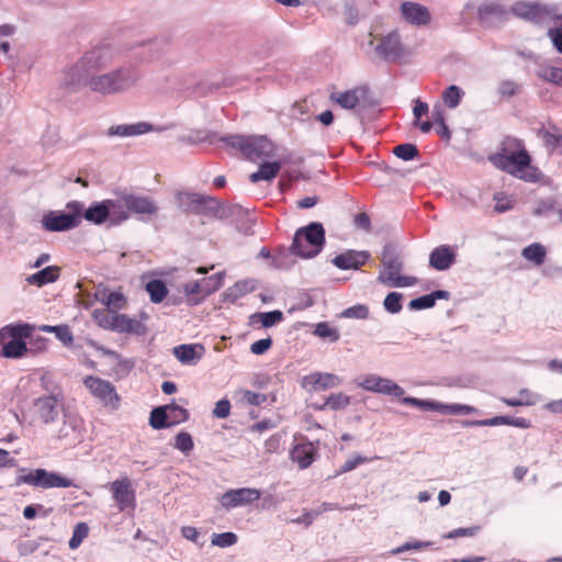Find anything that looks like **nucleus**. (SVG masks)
<instances>
[{"mask_svg": "<svg viewBox=\"0 0 562 562\" xmlns=\"http://www.w3.org/2000/svg\"><path fill=\"white\" fill-rule=\"evenodd\" d=\"M114 56L115 50L110 44L94 46L64 70L61 86L74 91L87 87L91 93L101 97L130 91L139 81L140 70L136 65L125 64L104 71L113 63Z\"/></svg>", "mask_w": 562, "mask_h": 562, "instance_id": "obj_1", "label": "nucleus"}, {"mask_svg": "<svg viewBox=\"0 0 562 562\" xmlns=\"http://www.w3.org/2000/svg\"><path fill=\"white\" fill-rule=\"evenodd\" d=\"M491 162L498 169L524 180L536 183L543 175L539 168L531 165V157L521 139L506 136L501 143V153L490 157Z\"/></svg>", "mask_w": 562, "mask_h": 562, "instance_id": "obj_2", "label": "nucleus"}, {"mask_svg": "<svg viewBox=\"0 0 562 562\" xmlns=\"http://www.w3.org/2000/svg\"><path fill=\"white\" fill-rule=\"evenodd\" d=\"M382 269L379 272L378 281L391 288H406L417 283L415 277L401 276L403 262L396 254L395 246L387 244L382 250Z\"/></svg>", "mask_w": 562, "mask_h": 562, "instance_id": "obj_3", "label": "nucleus"}, {"mask_svg": "<svg viewBox=\"0 0 562 562\" xmlns=\"http://www.w3.org/2000/svg\"><path fill=\"white\" fill-rule=\"evenodd\" d=\"M325 244V229L318 222L299 228L293 237L291 252L302 258L317 256Z\"/></svg>", "mask_w": 562, "mask_h": 562, "instance_id": "obj_4", "label": "nucleus"}, {"mask_svg": "<svg viewBox=\"0 0 562 562\" xmlns=\"http://www.w3.org/2000/svg\"><path fill=\"white\" fill-rule=\"evenodd\" d=\"M223 142L238 149L250 161L269 158L274 153L272 143L266 136L229 135Z\"/></svg>", "mask_w": 562, "mask_h": 562, "instance_id": "obj_5", "label": "nucleus"}, {"mask_svg": "<svg viewBox=\"0 0 562 562\" xmlns=\"http://www.w3.org/2000/svg\"><path fill=\"white\" fill-rule=\"evenodd\" d=\"M369 47L373 54L386 61H395L406 55L400 31L392 30L384 35L369 34Z\"/></svg>", "mask_w": 562, "mask_h": 562, "instance_id": "obj_6", "label": "nucleus"}, {"mask_svg": "<svg viewBox=\"0 0 562 562\" xmlns=\"http://www.w3.org/2000/svg\"><path fill=\"white\" fill-rule=\"evenodd\" d=\"M66 207L67 213L50 211L44 214L42 225L47 232H65L79 226L83 203L71 201L67 203Z\"/></svg>", "mask_w": 562, "mask_h": 562, "instance_id": "obj_7", "label": "nucleus"}, {"mask_svg": "<svg viewBox=\"0 0 562 562\" xmlns=\"http://www.w3.org/2000/svg\"><path fill=\"white\" fill-rule=\"evenodd\" d=\"M18 484L24 483L35 487H79L71 479L60 475L57 472H49L45 469H36L21 475L16 480Z\"/></svg>", "mask_w": 562, "mask_h": 562, "instance_id": "obj_8", "label": "nucleus"}, {"mask_svg": "<svg viewBox=\"0 0 562 562\" xmlns=\"http://www.w3.org/2000/svg\"><path fill=\"white\" fill-rule=\"evenodd\" d=\"M83 384L103 405L117 408L120 397L116 393L115 386L111 382L98 376L89 375L83 380Z\"/></svg>", "mask_w": 562, "mask_h": 562, "instance_id": "obj_9", "label": "nucleus"}, {"mask_svg": "<svg viewBox=\"0 0 562 562\" xmlns=\"http://www.w3.org/2000/svg\"><path fill=\"white\" fill-rule=\"evenodd\" d=\"M109 488L120 512L135 509L136 494L132 481L127 476L113 481Z\"/></svg>", "mask_w": 562, "mask_h": 562, "instance_id": "obj_10", "label": "nucleus"}, {"mask_svg": "<svg viewBox=\"0 0 562 562\" xmlns=\"http://www.w3.org/2000/svg\"><path fill=\"white\" fill-rule=\"evenodd\" d=\"M359 387L383 395L402 396L405 391L393 380L380 376L378 374H367L357 381Z\"/></svg>", "mask_w": 562, "mask_h": 562, "instance_id": "obj_11", "label": "nucleus"}, {"mask_svg": "<svg viewBox=\"0 0 562 562\" xmlns=\"http://www.w3.org/2000/svg\"><path fill=\"white\" fill-rule=\"evenodd\" d=\"M82 419L77 415L65 413L63 424L56 436L59 440H64L67 446H76L82 440Z\"/></svg>", "mask_w": 562, "mask_h": 562, "instance_id": "obj_12", "label": "nucleus"}, {"mask_svg": "<svg viewBox=\"0 0 562 562\" xmlns=\"http://www.w3.org/2000/svg\"><path fill=\"white\" fill-rule=\"evenodd\" d=\"M400 12L405 22L411 25L426 26L431 22V13L429 9L418 2H402Z\"/></svg>", "mask_w": 562, "mask_h": 562, "instance_id": "obj_13", "label": "nucleus"}, {"mask_svg": "<svg viewBox=\"0 0 562 562\" xmlns=\"http://www.w3.org/2000/svg\"><path fill=\"white\" fill-rule=\"evenodd\" d=\"M60 404L61 397L58 394L43 395L34 402L35 414L43 423H53L59 414Z\"/></svg>", "mask_w": 562, "mask_h": 562, "instance_id": "obj_14", "label": "nucleus"}, {"mask_svg": "<svg viewBox=\"0 0 562 562\" xmlns=\"http://www.w3.org/2000/svg\"><path fill=\"white\" fill-rule=\"evenodd\" d=\"M260 491L257 488L241 487L229 490L221 497V504L225 508H235L243 505L251 504L260 498Z\"/></svg>", "mask_w": 562, "mask_h": 562, "instance_id": "obj_15", "label": "nucleus"}, {"mask_svg": "<svg viewBox=\"0 0 562 562\" xmlns=\"http://www.w3.org/2000/svg\"><path fill=\"white\" fill-rule=\"evenodd\" d=\"M125 204L127 206L128 216L134 214L139 220L156 215L158 212V206L155 201L148 196L126 194Z\"/></svg>", "mask_w": 562, "mask_h": 562, "instance_id": "obj_16", "label": "nucleus"}, {"mask_svg": "<svg viewBox=\"0 0 562 562\" xmlns=\"http://www.w3.org/2000/svg\"><path fill=\"white\" fill-rule=\"evenodd\" d=\"M370 258L367 250H347L333 259V263L341 270H357L363 266Z\"/></svg>", "mask_w": 562, "mask_h": 562, "instance_id": "obj_17", "label": "nucleus"}, {"mask_svg": "<svg viewBox=\"0 0 562 562\" xmlns=\"http://www.w3.org/2000/svg\"><path fill=\"white\" fill-rule=\"evenodd\" d=\"M456 261V252L448 245H441L436 247L429 256V265L438 270H448Z\"/></svg>", "mask_w": 562, "mask_h": 562, "instance_id": "obj_18", "label": "nucleus"}, {"mask_svg": "<svg viewBox=\"0 0 562 562\" xmlns=\"http://www.w3.org/2000/svg\"><path fill=\"white\" fill-rule=\"evenodd\" d=\"M341 384V378L334 373L314 372L303 379V386L312 385L314 390H328Z\"/></svg>", "mask_w": 562, "mask_h": 562, "instance_id": "obj_19", "label": "nucleus"}, {"mask_svg": "<svg viewBox=\"0 0 562 562\" xmlns=\"http://www.w3.org/2000/svg\"><path fill=\"white\" fill-rule=\"evenodd\" d=\"M155 131V127L147 122H137L133 124H120L113 125L108 130L109 136H120V137H132L143 135L149 132Z\"/></svg>", "mask_w": 562, "mask_h": 562, "instance_id": "obj_20", "label": "nucleus"}, {"mask_svg": "<svg viewBox=\"0 0 562 562\" xmlns=\"http://www.w3.org/2000/svg\"><path fill=\"white\" fill-rule=\"evenodd\" d=\"M205 349L201 344L180 345L173 348V355L182 364H195L204 353Z\"/></svg>", "mask_w": 562, "mask_h": 562, "instance_id": "obj_21", "label": "nucleus"}, {"mask_svg": "<svg viewBox=\"0 0 562 562\" xmlns=\"http://www.w3.org/2000/svg\"><path fill=\"white\" fill-rule=\"evenodd\" d=\"M105 205L109 210V221L113 225H119L128 218L126 202V194L120 195L116 199H106Z\"/></svg>", "mask_w": 562, "mask_h": 562, "instance_id": "obj_22", "label": "nucleus"}, {"mask_svg": "<svg viewBox=\"0 0 562 562\" xmlns=\"http://www.w3.org/2000/svg\"><path fill=\"white\" fill-rule=\"evenodd\" d=\"M214 199L207 195H202L198 193H183L180 194V202L183 206H186L189 211H192L198 214H206L209 215V201H213Z\"/></svg>", "mask_w": 562, "mask_h": 562, "instance_id": "obj_23", "label": "nucleus"}, {"mask_svg": "<svg viewBox=\"0 0 562 562\" xmlns=\"http://www.w3.org/2000/svg\"><path fill=\"white\" fill-rule=\"evenodd\" d=\"M507 14L505 7L496 0L482 2L477 8L479 19L483 22L492 19H502Z\"/></svg>", "mask_w": 562, "mask_h": 562, "instance_id": "obj_24", "label": "nucleus"}, {"mask_svg": "<svg viewBox=\"0 0 562 562\" xmlns=\"http://www.w3.org/2000/svg\"><path fill=\"white\" fill-rule=\"evenodd\" d=\"M112 324H114L113 331L116 333L140 334L144 329L139 321L131 318L125 314H119L116 311H114V322Z\"/></svg>", "mask_w": 562, "mask_h": 562, "instance_id": "obj_25", "label": "nucleus"}, {"mask_svg": "<svg viewBox=\"0 0 562 562\" xmlns=\"http://www.w3.org/2000/svg\"><path fill=\"white\" fill-rule=\"evenodd\" d=\"M512 12L519 18L536 21L543 14L544 8L538 3L519 1L512 7Z\"/></svg>", "mask_w": 562, "mask_h": 562, "instance_id": "obj_26", "label": "nucleus"}, {"mask_svg": "<svg viewBox=\"0 0 562 562\" xmlns=\"http://www.w3.org/2000/svg\"><path fill=\"white\" fill-rule=\"evenodd\" d=\"M363 97L361 89H351L331 94V100L339 104L342 109L353 110Z\"/></svg>", "mask_w": 562, "mask_h": 562, "instance_id": "obj_27", "label": "nucleus"}, {"mask_svg": "<svg viewBox=\"0 0 562 562\" xmlns=\"http://www.w3.org/2000/svg\"><path fill=\"white\" fill-rule=\"evenodd\" d=\"M82 217L95 225L103 224L109 220V210L106 209L105 201L93 203L87 210L83 209L81 218Z\"/></svg>", "mask_w": 562, "mask_h": 562, "instance_id": "obj_28", "label": "nucleus"}, {"mask_svg": "<svg viewBox=\"0 0 562 562\" xmlns=\"http://www.w3.org/2000/svg\"><path fill=\"white\" fill-rule=\"evenodd\" d=\"M449 292L443 290L434 291L430 294H426L412 300L408 304L411 310H425L430 308L435 305L437 300H448Z\"/></svg>", "mask_w": 562, "mask_h": 562, "instance_id": "obj_29", "label": "nucleus"}, {"mask_svg": "<svg viewBox=\"0 0 562 562\" xmlns=\"http://www.w3.org/2000/svg\"><path fill=\"white\" fill-rule=\"evenodd\" d=\"M59 270L60 269L57 266L46 267L36 273L29 276L26 278V282L37 286L55 282L59 278Z\"/></svg>", "mask_w": 562, "mask_h": 562, "instance_id": "obj_30", "label": "nucleus"}, {"mask_svg": "<svg viewBox=\"0 0 562 562\" xmlns=\"http://www.w3.org/2000/svg\"><path fill=\"white\" fill-rule=\"evenodd\" d=\"M255 288L256 286L252 280H241L227 288L223 295L225 301L234 303L247 293L252 292Z\"/></svg>", "mask_w": 562, "mask_h": 562, "instance_id": "obj_31", "label": "nucleus"}, {"mask_svg": "<svg viewBox=\"0 0 562 562\" xmlns=\"http://www.w3.org/2000/svg\"><path fill=\"white\" fill-rule=\"evenodd\" d=\"M291 457L300 469L308 468L314 461V449L312 445H296L291 451Z\"/></svg>", "mask_w": 562, "mask_h": 562, "instance_id": "obj_32", "label": "nucleus"}, {"mask_svg": "<svg viewBox=\"0 0 562 562\" xmlns=\"http://www.w3.org/2000/svg\"><path fill=\"white\" fill-rule=\"evenodd\" d=\"M280 169L281 164L279 161L263 162L260 165L258 171L249 176V179L254 183L259 182L261 180L270 181L273 178H276Z\"/></svg>", "mask_w": 562, "mask_h": 562, "instance_id": "obj_33", "label": "nucleus"}, {"mask_svg": "<svg viewBox=\"0 0 562 562\" xmlns=\"http://www.w3.org/2000/svg\"><path fill=\"white\" fill-rule=\"evenodd\" d=\"M27 352L26 344L23 340L12 338L0 348V357L18 359Z\"/></svg>", "mask_w": 562, "mask_h": 562, "instance_id": "obj_34", "label": "nucleus"}, {"mask_svg": "<svg viewBox=\"0 0 562 562\" xmlns=\"http://www.w3.org/2000/svg\"><path fill=\"white\" fill-rule=\"evenodd\" d=\"M522 257L528 261H531L536 266L543 263L546 258V248L541 244L535 243L522 249Z\"/></svg>", "mask_w": 562, "mask_h": 562, "instance_id": "obj_35", "label": "nucleus"}, {"mask_svg": "<svg viewBox=\"0 0 562 562\" xmlns=\"http://www.w3.org/2000/svg\"><path fill=\"white\" fill-rule=\"evenodd\" d=\"M98 300L111 311L121 310L125 305L124 295L120 292H102L98 294Z\"/></svg>", "mask_w": 562, "mask_h": 562, "instance_id": "obj_36", "label": "nucleus"}, {"mask_svg": "<svg viewBox=\"0 0 562 562\" xmlns=\"http://www.w3.org/2000/svg\"><path fill=\"white\" fill-rule=\"evenodd\" d=\"M464 94V91L460 87L451 85L442 92V101L449 109H456Z\"/></svg>", "mask_w": 562, "mask_h": 562, "instance_id": "obj_37", "label": "nucleus"}, {"mask_svg": "<svg viewBox=\"0 0 562 562\" xmlns=\"http://www.w3.org/2000/svg\"><path fill=\"white\" fill-rule=\"evenodd\" d=\"M168 411H167V405L165 406H158L156 408H154L151 412H150V416H149V425L154 428V429H165V428H169V420H168V415H167Z\"/></svg>", "mask_w": 562, "mask_h": 562, "instance_id": "obj_38", "label": "nucleus"}, {"mask_svg": "<svg viewBox=\"0 0 562 562\" xmlns=\"http://www.w3.org/2000/svg\"><path fill=\"white\" fill-rule=\"evenodd\" d=\"M146 291L149 294L150 301L160 303L167 295V286L161 280H151L146 284Z\"/></svg>", "mask_w": 562, "mask_h": 562, "instance_id": "obj_39", "label": "nucleus"}, {"mask_svg": "<svg viewBox=\"0 0 562 562\" xmlns=\"http://www.w3.org/2000/svg\"><path fill=\"white\" fill-rule=\"evenodd\" d=\"M537 74L541 79L562 87V68L554 66H542L539 68Z\"/></svg>", "mask_w": 562, "mask_h": 562, "instance_id": "obj_40", "label": "nucleus"}, {"mask_svg": "<svg viewBox=\"0 0 562 562\" xmlns=\"http://www.w3.org/2000/svg\"><path fill=\"white\" fill-rule=\"evenodd\" d=\"M236 395L240 402L252 406H259L267 401L266 394L252 392L249 390H239L236 392Z\"/></svg>", "mask_w": 562, "mask_h": 562, "instance_id": "obj_41", "label": "nucleus"}, {"mask_svg": "<svg viewBox=\"0 0 562 562\" xmlns=\"http://www.w3.org/2000/svg\"><path fill=\"white\" fill-rule=\"evenodd\" d=\"M167 411H168L167 415H168V420H169L170 427L178 425L182 422H186L189 418L188 411L179 405H176V404L167 405Z\"/></svg>", "mask_w": 562, "mask_h": 562, "instance_id": "obj_42", "label": "nucleus"}, {"mask_svg": "<svg viewBox=\"0 0 562 562\" xmlns=\"http://www.w3.org/2000/svg\"><path fill=\"white\" fill-rule=\"evenodd\" d=\"M476 409L473 406L465 404H442L440 403L439 413L447 415H469Z\"/></svg>", "mask_w": 562, "mask_h": 562, "instance_id": "obj_43", "label": "nucleus"}, {"mask_svg": "<svg viewBox=\"0 0 562 562\" xmlns=\"http://www.w3.org/2000/svg\"><path fill=\"white\" fill-rule=\"evenodd\" d=\"M350 404V396L344 394V393H335L330 394L325 404L321 407L322 409L324 407H329L330 409L338 411L344 409Z\"/></svg>", "mask_w": 562, "mask_h": 562, "instance_id": "obj_44", "label": "nucleus"}, {"mask_svg": "<svg viewBox=\"0 0 562 562\" xmlns=\"http://www.w3.org/2000/svg\"><path fill=\"white\" fill-rule=\"evenodd\" d=\"M89 527L86 522H78L74 529L72 536L68 542V546L71 550H75L80 547L83 539L88 537Z\"/></svg>", "mask_w": 562, "mask_h": 562, "instance_id": "obj_45", "label": "nucleus"}, {"mask_svg": "<svg viewBox=\"0 0 562 562\" xmlns=\"http://www.w3.org/2000/svg\"><path fill=\"white\" fill-rule=\"evenodd\" d=\"M258 318L261 325L266 328L276 325L281 322L283 318V314L281 311H271L265 313H257L251 316V319Z\"/></svg>", "mask_w": 562, "mask_h": 562, "instance_id": "obj_46", "label": "nucleus"}, {"mask_svg": "<svg viewBox=\"0 0 562 562\" xmlns=\"http://www.w3.org/2000/svg\"><path fill=\"white\" fill-rule=\"evenodd\" d=\"M402 402L407 405L416 406L423 411L439 412L440 403L429 400H420L416 397H403Z\"/></svg>", "mask_w": 562, "mask_h": 562, "instance_id": "obj_47", "label": "nucleus"}, {"mask_svg": "<svg viewBox=\"0 0 562 562\" xmlns=\"http://www.w3.org/2000/svg\"><path fill=\"white\" fill-rule=\"evenodd\" d=\"M238 538L234 532H222V533H213L211 543L212 546L220 548H228L234 546L237 542Z\"/></svg>", "mask_w": 562, "mask_h": 562, "instance_id": "obj_48", "label": "nucleus"}, {"mask_svg": "<svg viewBox=\"0 0 562 562\" xmlns=\"http://www.w3.org/2000/svg\"><path fill=\"white\" fill-rule=\"evenodd\" d=\"M548 37L553 47L562 54V18H559L554 25L548 30Z\"/></svg>", "mask_w": 562, "mask_h": 562, "instance_id": "obj_49", "label": "nucleus"}, {"mask_svg": "<svg viewBox=\"0 0 562 562\" xmlns=\"http://www.w3.org/2000/svg\"><path fill=\"white\" fill-rule=\"evenodd\" d=\"M209 215H212L220 220H224L233 214V207L223 205L215 199L213 201H209Z\"/></svg>", "mask_w": 562, "mask_h": 562, "instance_id": "obj_50", "label": "nucleus"}, {"mask_svg": "<svg viewBox=\"0 0 562 562\" xmlns=\"http://www.w3.org/2000/svg\"><path fill=\"white\" fill-rule=\"evenodd\" d=\"M225 278V272H217L214 276H211L206 279H203V285H204V295H210L217 291L222 285Z\"/></svg>", "mask_w": 562, "mask_h": 562, "instance_id": "obj_51", "label": "nucleus"}, {"mask_svg": "<svg viewBox=\"0 0 562 562\" xmlns=\"http://www.w3.org/2000/svg\"><path fill=\"white\" fill-rule=\"evenodd\" d=\"M402 297L403 295L398 292L389 293L383 302L385 311L391 314H397L402 310Z\"/></svg>", "mask_w": 562, "mask_h": 562, "instance_id": "obj_52", "label": "nucleus"}, {"mask_svg": "<svg viewBox=\"0 0 562 562\" xmlns=\"http://www.w3.org/2000/svg\"><path fill=\"white\" fill-rule=\"evenodd\" d=\"M393 154L405 160V161H408V160H412L414 159L415 157L418 156V149L415 145L413 144H401V145H397L394 147L393 149Z\"/></svg>", "mask_w": 562, "mask_h": 562, "instance_id": "obj_53", "label": "nucleus"}, {"mask_svg": "<svg viewBox=\"0 0 562 562\" xmlns=\"http://www.w3.org/2000/svg\"><path fill=\"white\" fill-rule=\"evenodd\" d=\"M432 117V124H436L438 126L437 133L440 134L442 137L449 139L450 138V131L445 122V115L440 108L434 109L431 113Z\"/></svg>", "mask_w": 562, "mask_h": 562, "instance_id": "obj_54", "label": "nucleus"}, {"mask_svg": "<svg viewBox=\"0 0 562 562\" xmlns=\"http://www.w3.org/2000/svg\"><path fill=\"white\" fill-rule=\"evenodd\" d=\"M314 334L321 338H328L330 341L339 339V333L326 322L318 323L315 327Z\"/></svg>", "mask_w": 562, "mask_h": 562, "instance_id": "obj_55", "label": "nucleus"}, {"mask_svg": "<svg viewBox=\"0 0 562 562\" xmlns=\"http://www.w3.org/2000/svg\"><path fill=\"white\" fill-rule=\"evenodd\" d=\"M194 447L192 437L189 432L181 431L175 438V448L183 453H189Z\"/></svg>", "mask_w": 562, "mask_h": 562, "instance_id": "obj_56", "label": "nucleus"}, {"mask_svg": "<svg viewBox=\"0 0 562 562\" xmlns=\"http://www.w3.org/2000/svg\"><path fill=\"white\" fill-rule=\"evenodd\" d=\"M494 200L496 202L495 204V211L498 213H504L506 211H509L514 207L515 204V198L512 195H506L502 192L496 193L494 195Z\"/></svg>", "mask_w": 562, "mask_h": 562, "instance_id": "obj_57", "label": "nucleus"}, {"mask_svg": "<svg viewBox=\"0 0 562 562\" xmlns=\"http://www.w3.org/2000/svg\"><path fill=\"white\" fill-rule=\"evenodd\" d=\"M510 423V416H495L488 419L481 420H471L465 422V426H498V425H508Z\"/></svg>", "mask_w": 562, "mask_h": 562, "instance_id": "obj_58", "label": "nucleus"}, {"mask_svg": "<svg viewBox=\"0 0 562 562\" xmlns=\"http://www.w3.org/2000/svg\"><path fill=\"white\" fill-rule=\"evenodd\" d=\"M542 138L548 147L562 153V133L546 131Z\"/></svg>", "mask_w": 562, "mask_h": 562, "instance_id": "obj_59", "label": "nucleus"}, {"mask_svg": "<svg viewBox=\"0 0 562 562\" xmlns=\"http://www.w3.org/2000/svg\"><path fill=\"white\" fill-rule=\"evenodd\" d=\"M9 329L12 334V338L23 340L24 338H29L32 334L33 326L30 324H16V325H8Z\"/></svg>", "mask_w": 562, "mask_h": 562, "instance_id": "obj_60", "label": "nucleus"}, {"mask_svg": "<svg viewBox=\"0 0 562 562\" xmlns=\"http://www.w3.org/2000/svg\"><path fill=\"white\" fill-rule=\"evenodd\" d=\"M181 535H182L183 538H186L187 540L195 543L200 548H202L204 546V541L202 540V536H201L200 531L195 527H192V526H184V527H182L181 528Z\"/></svg>", "mask_w": 562, "mask_h": 562, "instance_id": "obj_61", "label": "nucleus"}, {"mask_svg": "<svg viewBox=\"0 0 562 562\" xmlns=\"http://www.w3.org/2000/svg\"><path fill=\"white\" fill-rule=\"evenodd\" d=\"M369 315V310L366 305H355L349 308H346L341 316L347 318H357V319H364Z\"/></svg>", "mask_w": 562, "mask_h": 562, "instance_id": "obj_62", "label": "nucleus"}, {"mask_svg": "<svg viewBox=\"0 0 562 562\" xmlns=\"http://www.w3.org/2000/svg\"><path fill=\"white\" fill-rule=\"evenodd\" d=\"M95 319L101 327L113 330L114 324L112 323L114 322V311L106 310L101 313H95Z\"/></svg>", "mask_w": 562, "mask_h": 562, "instance_id": "obj_63", "label": "nucleus"}, {"mask_svg": "<svg viewBox=\"0 0 562 562\" xmlns=\"http://www.w3.org/2000/svg\"><path fill=\"white\" fill-rule=\"evenodd\" d=\"M213 416L216 418H226L231 414V403L228 400H220L213 409Z\"/></svg>", "mask_w": 562, "mask_h": 562, "instance_id": "obj_64", "label": "nucleus"}]
</instances>
